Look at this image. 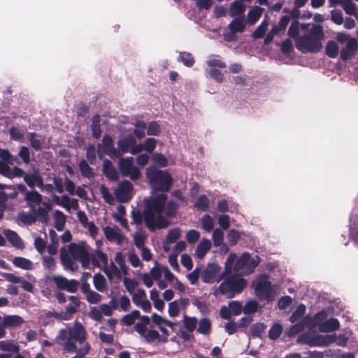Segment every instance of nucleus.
<instances>
[{
	"instance_id": "62",
	"label": "nucleus",
	"mask_w": 358,
	"mask_h": 358,
	"mask_svg": "<svg viewBox=\"0 0 358 358\" xmlns=\"http://www.w3.org/2000/svg\"><path fill=\"white\" fill-rule=\"evenodd\" d=\"M152 160L161 167L167 166V159L161 153H155L152 155Z\"/></svg>"
},
{
	"instance_id": "41",
	"label": "nucleus",
	"mask_w": 358,
	"mask_h": 358,
	"mask_svg": "<svg viewBox=\"0 0 358 358\" xmlns=\"http://www.w3.org/2000/svg\"><path fill=\"white\" fill-rule=\"evenodd\" d=\"M201 225L203 230L210 232L214 227V220L210 215L206 214L201 219Z\"/></svg>"
},
{
	"instance_id": "29",
	"label": "nucleus",
	"mask_w": 358,
	"mask_h": 358,
	"mask_svg": "<svg viewBox=\"0 0 358 358\" xmlns=\"http://www.w3.org/2000/svg\"><path fill=\"white\" fill-rule=\"evenodd\" d=\"M264 9L259 6H254L250 8L247 15V23L253 25L259 19Z\"/></svg>"
},
{
	"instance_id": "45",
	"label": "nucleus",
	"mask_w": 358,
	"mask_h": 358,
	"mask_svg": "<svg viewBox=\"0 0 358 358\" xmlns=\"http://www.w3.org/2000/svg\"><path fill=\"white\" fill-rule=\"evenodd\" d=\"M339 48L336 42L329 41L326 46V53L331 57L334 58L338 55Z\"/></svg>"
},
{
	"instance_id": "58",
	"label": "nucleus",
	"mask_w": 358,
	"mask_h": 358,
	"mask_svg": "<svg viewBox=\"0 0 358 358\" xmlns=\"http://www.w3.org/2000/svg\"><path fill=\"white\" fill-rule=\"evenodd\" d=\"M266 329V325L262 322L254 324L250 329V334L254 336H260Z\"/></svg>"
},
{
	"instance_id": "34",
	"label": "nucleus",
	"mask_w": 358,
	"mask_h": 358,
	"mask_svg": "<svg viewBox=\"0 0 358 358\" xmlns=\"http://www.w3.org/2000/svg\"><path fill=\"white\" fill-rule=\"evenodd\" d=\"M103 170L106 176L111 180L117 178V173L111 162L106 159L103 163Z\"/></svg>"
},
{
	"instance_id": "49",
	"label": "nucleus",
	"mask_w": 358,
	"mask_h": 358,
	"mask_svg": "<svg viewBox=\"0 0 358 358\" xmlns=\"http://www.w3.org/2000/svg\"><path fill=\"white\" fill-rule=\"evenodd\" d=\"M114 259L119 267L121 268L123 275H127L128 274V267L125 264L122 253L120 252H117Z\"/></svg>"
},
{
	"instance_id": "52",
	"label": "nucleus",
	"mask_w": 358,
	"mask_h": 358,
	"mask_svg": "<svg viewBox=\"0 0 358 358\" xmlns=\"http://www.w3.org/2000/svg\"><path fill=\"white\" fill-rule=\"evenodd\" d=\"M268 21L264 20L262 22V23L257 27V29L254 31V32L252 34V36L255 38H262L266 30L268 27Z\"/></svg>"
},
{
	"instance_id": "22",
	"label": "nucleus",
	"mask_w": 358,
	"mask_h": 358,
	"mask_svg": "<svg viewBox=\"0 0 358 358\" xmlns=\"http://www.w3.org/2000/svg\"><path fill=\"white\" fill-rule=\"evenodd\" d=\"M357 50V43L356 40H350L348 44L341 48V57L343 60L345 61L351 58Z\"/></svg>"
},
{
	"instance_id": "43",
	"label": "nucleus",
	"mask_w": 358,
	"mask_h": 358,
	"mask_svg": "<svg viewBox=\"0 0 358 358\" xmlns=\"http://www.w3.org/2000/svg\"><path fill=\"white\" fill-rule=\"evenodd\" d=\"M211 329V322L208 318H202L199 322L197 331L202 334H209Z\"/></svg>"
},
{
	"instance_id": "9",
	"label": "nucleus",
	"mask_w": 358,
	"mask_h": 358,
	"mask_svg": "<svg viewBox=\"0 0 358 358\" xmlns=\"http://www.w3.org/2000/svg\"><path fill=\"white\" fill-rule=\"evenodd\" d=\"M327 314L324 310L317 313L314 317V325L317 327L321 332H331L339 328L340 324L337 319L326 320Z\"/></svg>"
},
{
	"instance_id": "7",
	"label": "nucleus",
	"mask_w": 358,
	"mask_h": 358,
	"mask_svg": "<svg viewBox=\"0 0 358 358\" xmlns=\"http://www.w3.org/2000/svg\"><path fill=\"white\" fill-rule=\"evenodd\" d=\"M257 296L260 299H271L278 294V287L272 285L266 275L259 276L253 282Z\"/></svg>"
},
{
	"instance_id": "8",
	"label": "nucleus",
	"mask_w": 358,
	"mask_h": 358,
	"mask_svg": "<svg viewBox=\"0 0 358 358\" xmlns=\"http://www.w3.org/2000/svg\"><path fill=\"white\" fill-rule=\"evenodd\" d=\"M118 167L120 173L124 177H129L131 180H136L141 176L140 168L134 164L132 157L120 159Z\"/></svg>"
},
{
	"instance_id": "16",
	"label": "nucleus",
	"mask_w": 358,
	"mask_h": 358,
	"mask_svg": "<svg viewBox=\"0 0 358 358\" xmlns=\"http://www.w3.org/2000/svg\"><path fill=\"white\" fill-rule=\"evenodd\" d=\"M52 198L57 205L63 207L67 211H70L71 209L77 210L78 208L79 205L77 199H71L66 195L62 196L53 195Z\"/></svg>"
},
{
	"instance_id": "47",
	"label": "nucleus",
	"mask_w": 358,
	"mask_h": 358,
	"mask_svg": "<svg viewBox=\"0 0 358 358\" xmlns=\"http://www.w3.org/2000/svg\"><path fill=\"white\" fill-rule=\"evenodd\" d=\"M146 124L144 122L138 121L134 125V133L138 138H142L145 136Z\"/></svg>"
},
{
	"instance_id": "36",
	"label": "nucleus",
	"mask_w": 358,
	"mask_h": 358,
	"mask_svg": "<svg viewBox=\"0 0 358 358\" xmlns=\"http://www.w3.org/2000/svg\"><path fill=\"white\" fill-rule=\"evenodd\" d=\"M52 206L50 201L41 202L38 208H34L35 213L38 217H45L48 213L52 210Z\"/></svg>"
},
{
	"instance_id": "10",
	"label": "nucleus",
	"mask_w": 358,
	"mask_h": 358,
	"mask_svg": "<svg viewBox=\"0 0 358 358\" xmlns=\"http://www.w3.org/2000/svg\"><path fill=\"white\" fill-rule=\"evenodd\" d=\"M220 267L215 263L208 264L201 272V278L205 283H214L220 281L225 274L224 271L220 273Z\"/></svg>"
},
{
	"instance_id": "11",
	"label": "nucleus",
	"mask_w": 358,
	"mask_h": 358,
	"mask_svg": "<svg viewBox=\"0 0 358 358\" xmlns=\"http://www.w3.org/2000/svg\"><path fill=\"white\" fill-rule=\"evenodd\" d=\"M97 153L100 159L105 155H108L111 158L119 157V151L114 148L113 141L108 135H105L101 143L98 145Z\"/></svg>"
},
{
	"instance_id": "46",
	"label": "nucleus",
	"mask_w": 358,
	"mask_h": 358,
	"mask_svg": "<svg viewBox=\"0 0 358 358\" xmlns=\"http://www.w3.org/2000/svg\"><path fill=\"white\" fill-rule=\"evenodd\" d=\"M123 284L127 292L131 294L135 292L137 289L138 282L134 278H124L123 279Z\"/></svg>"
},
{
	"instance_id": "35",
	"label": "nucleus",
	"mask_w": 358,
	"mask_h": 358,
	"mask_svg": "<svg viewBox=\"0 0 358 358\" xmlns=\"http://www.w3.org/2000/svg\"><path fill=\"white\" fill-rule=\"evenodd\" d=\"M4 234L9 242L17 248H22L23 243L18 235L13 231L6 230Z\"/></svg>"
},
{
	"instance_id": "15",
	"label": "nucleus",
	"mask_w": 358,
	"mask_h": 358,
	"mask_svg": "<svg viewBox=\"0 0 358 358\" xmlns=\"http://www.w3.org/2000/svg\"><path fill=\"white\" fill-rule=\"evenodd\" d=\"M104 235L108 241L115 242L118 245L122 244L125 240V236L121 233L120 230L116 227L107 226L103 229Z\"/></svg>"
},
{
	"instance_id": "20",
	"label": "nucleus",
	"mask_w": 358,
	"mask_h": 358,
	"mask_svg": "<svg viewBox=\"0 0 358 358\" xmlns=\"http://www.w3.org/2000/svg\"><path fill=\"white\" fill-rule=\"evenodd\" d=\"M136 143L135 138L132 135H128L121 138L117 143V151H119V156L127 152H130V149Z\"/></svg>"
},
{
	"instance_id": "21",
	"label": "nucleus",
	"mask_w": 358,
	"mask_h": 358,
	"mask_svg": "<svg viewBox=\"0 0 358 358\" xmlns=\"http://www.w3.org/2000/svg\"><path fill=\"white\" fill-rule=\"evenodd\" d=\"M245 6L242 0H236L234 1L229 8V15L233 18L245 17Z\"/></svg>"
},
{
	"instance_id": "63",
	"label": "nucleus",
	"mask_w": 358,
	"mask_h": 358,
	"mask_svg": "<svg viewBox=\"0 0 358 358\" xmlns=\"http://www.w3.org/2000/svg\"><path fill=\"white\" fill-rule=\"evenodd\" d=\"M207 64L209 66L211 67V69H224L226 67L225 63L222 61L220 58L213 57L209 58V59L207 62Z\"/></svg>"
},
{
	"instance_id": "54",
	"label": "nucleus",
	"mask_w": 358,
	"mask_h": 358,
	"mask_svg": "<svg viewBox=\"0 0 358 358\" xmlns=\"http://www.w3.org/2000/svg\"><path fill=\"white\" fill-rule=\"evenodd\" d=\"M181 236V231L178 228H173L169 231L166 236V243H173Z\"/></svg>"
},
{
	"instance_id": "64",
	"label": "nucleus",
	"mask_w": 358,
	"mask_h": 358,
	"mask_svg": "<svg viewBox=\"0 0 358 358\" xmlns=\"http://www.w3.org/2000/svg\"><path fill=\"white\" fill-rule=\"evenodd\" d=\"M224 234L222 229H215L213 233V241L215 246H219L223 241Z\"/></svg>"
},
{
	"instance_id": "26",
	"label": "nucleus",
	"mask_w": 358,
	"mask_h": 358,
	"mask_svg": "<svg viewBox=\"0 0 358 358\" xmlns=\"http://www.w3.org/2000/svg\"><path fill=\"white\" fill-rule=\"evenodd\" d=\"M246 24L247 22L245 17H236L234 18L228 24V29L229 31H232L235 33H241L245 31Z\"/></svg>"
},
{
	"instance_id": "1",
	"label": "nucleus",
	"mask_w": 358,
	"mask_h": 358,
	"mask_svg": "<svg viewBox=\"0 0 358 358\" xmlns=\"http://www.w3.org/2000/svg\"><path fill=\"white\" fill-rule=\"evenodd\" d=\"M145 176L152 188V196L146 200L143 219L147 227L152 231L166 228L169 217L174 215L176 205L169 201L165 209L167 196L173 183L171 175L166 171L150 166L145 169Z\"/></svg>"
},
{
	"instance_id": "38",
	"label": "nucleus",
	"mask_w": 358,
	"mask_h": 358,
	"mask_svg": "<svg viewBox=\"0 0 358 358\" xmlns=\"http://www.w3.org/2000/svg\"><path fill=\"white\" fill-rule=\"evenodd\" d=\"M31 213L20 212L18 213V219L25 224H31L36 220L37 215L34 210H31Z\"/></svg>"
},
{
	"instance_id": "56",
	"label": "nucleus",
	"mask_w": 358,
	"mask_h": 358,
	"mask_svg": "<svg viewBox=\"0 0 358 358\" xmlns=\"http://www.w3.org/2000/svg\"><path fill=\"white\" fill-rule=\"evenodd\" d=\"M282 327L278 323L274 324L268 331V337L275 340L278 338L282 334Z\"/></svg>"
},
{
	"instance_id": "18",
	"label": "nucleus",
	"mask_w": 358,
	"mask_h": 358,
	"mask_svg": "<svg viewBox=\"0 0 358 358\" xmlns=\"http://www.w3.org/2000/svg\"><path fill=\"white\" fill-rule=\"evenodd\" d=\"M138 334L148 342H165V336H160L158 331L151 328V327L146 329H140Z\"/></svg>"
},
{
	"instance_id": "19",
	"label": "nucleus",
	"mask_w": 358,
	"mask_h": 358,
	"mask_svg": "<svg viewBox=\"0 0 358 358\" xmlns=\"http://www.w3.org/2000/svg\"><path fill=\"white\" fill-rule=\"evenodd\" d=\"M8 163L0 161V174L8 178L15 177H20L23 176L24 171L22 169L14 166L11 168L8 166Z\"/></svg>"
},
{
	"instance_id": "51",
	"label": "nucleus",
	"mask_w": 358,
	"mask_h": 358,
	"mask_svg": "<svg viewBox=\"0 0 358 358\" xmlns=\"http://www.w3.org/2000/svg\"><path fill=\"white\" fill-rule=\"evenodd\" d=\"M194 206L201 210H206L209 206V199L205 195H201L194 203Z\"/></svg>"
},
{
	"instance_id": "12",
	"label": "nucleus",
	"mask_w": 358,
	"mask_h": 358,
	"mask_svg": "<svg viewBox=\"0 0 358 358\" xmlns=\"http://www.w3.org/2000/svg\"><path fill=\"white\" fill-rule=\"evenodd\" d=\"M115 195L120 202H127L133 195V185L129 180L120 182L115 190Z\"/></svg>"
},
{
	"instance_id": "27",
	"label": "nucleus",
	"mask_w": 358,
	"mask_h": 358,
	"mask_svg": "<svg viewBox=\"0 0 358 358\" xmlns=\"http://www.w3.org/2000/svg\"><path fill=\"white\" fill-rule=\"evenodd\" d=\"M25 200L31 210H34L35 206L41 202V195L36 191H29L25 194Z\"/></svg>"
},
{
	"instance_id": "61",
	"label": "nucleus",
	"mask_w": 358,
	"mask_h": 358,
	"mask_svg": "<svg viewBox=\"0 0 358 358\" xmlns=\"http://www.w3.org/2000/svg\"><path fill=\"white\" fill-rule=\"evenodd\" d=\"M289 20L290 18L289 16H283L280 20L278 24L273 25L272 28H277L276 29L278 30V34H279L285 30V28L289 22Z\"/></svg>"
},
{
	"instance_id": "42",
	"label": "nucleus",
	"mask_w": 358,
	"mask_h": 358,
	"mask_svg": "<svg viewBox=\"0 0 358 358\" xmlns=\"http://www.w3.org/2000/svg\"><path fill=\"white\" fill-rule=\"evenodd\" d=\"M116 307L115 299H112L109 303H103L99 306L102 315L110 316L113 309Z\"/></svg>"
},
{
	"instance_id": "53",
	"label": "nucleus",
	"mask_w": 358,
	"mask_h": 358,
	"mask_svg": "<svg viewBox=\"0 0 358 358\" xmlns=\"http://www.w3.org/2000/svg\"><path fill=\"white\" fill-rule=\"evenodd\" d=\"M151 320L157 326L162 325L163 324H168L169 327H173L174 325L173 322L167 320L166 318H164V317L160 316L159 315H158L157 313H153L151 315Z\"/></svg>"
},
{
	"instance_id": "33",
	"label": "nucleus",
	"mask_w": 358,
	"mask_h": 358,
	"mask_svg": "<svg viewBox=\"0 0 358 358\" xmlns=\"http://www.w3.org/2000/svg\"><path fill=\"white\" fill-rule=\"evenodd\" d=\"M24 180L30 187H42V178L36 173L24 175Z\"/></svg>"
},
{
	"instance_id": "37",
	"label": "nucleus",
	"mask_w": 358,
	"mask_h": 358,
	"mask_svg": "<svg viewBox=\"0 0 358 358\" xmlns=\"http://www.w3.org/2000/svg\"><path fill=\"white\" fill-rule=\"evenodd\" d=\"M342 8L345 13L349 15H358V9L352 0H343Z\"/></svg>"
},
{
	"instance_id": "5",
	"label": "nucleus",
	"mask_w": 358,
	"mask_h": 358,
	"mask_svg": "<svg viewBox=\"0 0 358 358\" xmlns=\"http://www.w3.org/2000/svg\"><path fill=\"white\" fill-rule=\"evenodd\" d=\"M259 263V258L257 255L251 256L248 252H243L236 259V255L230 253L224 264V273L225 274H231V273L240 275L250 274L254 271Z\"/></svg>"
},
{
	"instance_id": "31",
	"label": "nucleus",
	"mask_w": 358,
	"mask_h": 358,
	"mask_svg": "<svg viewBox=\"0 0 358 358\" xmlns=\"http://www.w3.org/2000/svg\"><path fill=\"white\" fill-rule=\"evenodd\" d=\"M0 350L12 355L13 353L20 352V346L12 341H0Z\"/></svg>"
},
{
	"instance_id": "2",
	"label": "nucleus",
	"mask_w": 358,
	"mask_h": 358,
	"mask_svg": "<svg viewBox=\"0 0 358 358\" xmlns=\"http://www.w3.org/2000/svg\"><path fill=\"white\" fill-rule=\"evenodd\" d=\"M288 35L294 39L296 48L303 53L317 52L322 48L324 33L322 25L294 21L289 28Z\"/></svg>"
},
{
	"instance_id": "32",
	"label": "nucleus",
	"mask_w": 358,
	"mask_h": 358,
	"mask_svg": "<svg viewBox=\"0 0 358 358\" xmlns=\"http://www.w3.org/2000/svg\"><path fill=\"white\" fill-rule=\"evenodd\" d=\"M53 221L55 229L62 231L66 224V216L62 211L56 210L53 213Z\"/></svg>"
},
{
	"instance_id": "3",
	"label": "nucleus",
	"mask_w": 358,
	"mask_h": 358,
	"mask_svg": "<svg viewBox=\"0 0 358 358\" xmlns=\"http://www.w3.org/2000/svg\"><path fill=\"white\" fill-rule=\"evenodd\" d=\"M60 259L66 269H73L74 260H79L83 267L89 268L90 265L89 248L83 241L71 243L61 248Z\"/></svg>"
},
{
	"instance_id": "6",
	"label": "nucleus",
	"mask_w": 358,
	"mask_h": 358,
	"mask_svg": "<svg viewBox=\"0 0 358 358\" xmlns=\"http://www.w3.org/2000/svg\"><path fill=\"white\" fill-rule=\"evenodd\" d=\"M247 281L240 275L227 278L219 286L217 290L227 298H232L240 294L246 287Z\"/></svg>"
},
{
	"instance_id": "55",
	"label": "nucleus",
	"mask_w": 358,
	"mask_h": 358,
	"mask_svg": "<svg viewBox=\"0 0 358 358\" xmlns=\"http://www.w3.org/2000/svg\"><path fill=\"white\" fill-rule=\"evenodd\" d=\"M139 315L140 313L138 310H132L129 314H127L122 317V322L126 325H131L139 317Z\"/></svg>"
},
{
	"instance_id": "48",
	"label": "nucleus",
	"mask_w": 358,
	"mask_h": 358,
	"mask_svg": "<svg viewBox=\"0 0 358 358\" xmlns=\"http://www.w3.org/2000/svg\"><path fill=\"white\" fill-rule=\"evenodd\" d=\"M131 298L133 303L136 306L140 302L143 301L146 298V292L142 288H138L135 292L131 294Z\"/></svg>"
},
{
	"instance_id": "57",
	"label": "nucleus",
	"mask_w": 358,
	"mask_h": 358,
	"mask_svg": "<svg viewBox=\"0 0 358 358\" xmlns=\"http://www.w3.org/2000/svg\"><path fill=\"white\" fill-rule=\"evenodd\" d=\"M79 169L84 177L90 178L93 176V172L91 168L85 160L80 161L79 163Z\"/></svg>"
},
{
	"instance_id": "59",
	"label": "nucleus",
	"mask_w": 358,
	"mask_h": 358,
	"mask_svg": "<svg viewBox=\"0 0 358 358\" xmlns=\"http://www.w3.org/2000/svg\"><path fill=\"white\" fill-rule=\"evenodd\" d=\"M146 238V234L144 231H139L134 235V241L138 248H143L144 241Z\"/></svg>"
},
{
	"instance_id": "44",
	"label": "nucleus",
	"mask_w": 358,
	"mask_h": 358,
	"mask_svg": "<svg viewBox=\"0 0 358 358\" xmlns=\"http://www.w3.org/2000/svg\"><path fill=\"white\" fill-rule=\"evenodd\" d=\"M164 267V266L155 262V266H153L148 273L155 281L159 280L162 275Z\"/></svg>"
},
{
	"instance_id": "4",
	"label": "nucleus",
	"mask_w": 358,
	"mask_h": 358,
	"mask_svg": "<svg viewBox=\"0 0 358 358\" xmlns=\"http://www.w3.org/2000/svg\"><path fill=\"white\" fill-rule=\"evenodd\" d=\"M85 339V327L78 322H75L72 326L60 329L55 342L62 345L64 350L72 352L76 350L77 343L81 344Z\"/></svg>"
},
{
	"instance_id": "28",
	"label": "nucleus",
	"mask_w": 358,
	"mask_h": 358,
	"mask_svg": "<svg viewBox=\"0 0 358 358\" xmlns=\"http://www.w3.org/2000/svg\"><path fill=\"white\" fill-rule=\"evenodd\" d=\"M104 273L110 280L113 278L120 279L123 275L121 268L119 266L115 265L114 263H110V265L104 267Z\"/></svg>"
},
{
	"instance_id": "14",
	"label": "nucleus",
	"mask_w": 358,
	"mask_h": 358,
	"mask_svg": "<svg viewBox=\"0 0 358 358\" xmlns=\"http://www.w3.org/2000/svg\"><path fill=\"white\" fill-rule=\"evenodd\" d=\"M331 335L306 334L303 336L304 342L310 346H326L332 343Z\"/></svg>"
},
{
	"instance_id": "60",
	"label": "nucleus",
	"mask_w": 358,
	"mask_h": 358,
	"mask_svg": "<svg viewBox=\"0 0 358 358\" xmlns=\"http://www.w3.org/2000/svg\"><path fill=\"white\" fill-rule=\"evenodd\" d=\"M306 306L303 304L299 305L295 311L292 313L290 317V321L292 322H295L299 320L305 313Z\"/></svg>"
},
{
	"instance_id": "25",
	"label": "nucleus",
	"mask_w": 358,
	"mask_h": 358,
	"mask_svg": "<svg viewBox=\"0 0 358 358\" xmlns=\"http://www.w3.org/2000/svg\"><path fill=\"white\" fill-rule=\"evenodd\" d=\"M211 248V242L209 239L203 238L199 243L196 250L195 255L198 259H203Z\"/></svg>"
},
{
	"instance_id": "40",
	"label": "nucleus",
	"mask_w": 358,
	"mask_h": 358,
	"mask_svg": "<svg viewBox=\"0 0 358 358\" xmlns=\"http://www.w3.org/2000/svg\"><path fill=\"white\" fill-rule=\"evenodd\" d=\"M13 264L24 270H31L33 268V264L31 261L23 257H15L13 259Z\"/></svg>"
},
{
	"instance_id": "13",
	"label": "nucleus",
	"mask_w": 358,
	"mask_h": 358,
	"mask_svg": "<svg viewBox=\"0 0 358 358\" xmlns=\"http://www.w3.org/2000/svg\"><path fill=\"white\" fill-rule=\"evenodd\" d=\"M52 280L59 289H64L70 293H74L78 289V282L76 280H68L61 275H54Z\"/></svg>"
},
{
	"instance_id": "24",
	"label": "nucleus",
	"mask_w": 358,
	"mask_h": 358,
	"mask_svg": "<svg viewBox=\"0 0 358 358\" xmlns=\"http://www.w3.org/2000/svg\"><path fill=\"white\" fill-rule=\"evenodd\" d=\"M90 257V262L94 266L98 267H105L108 263L107 256L101 252L99 249H97Z\"/></svg>"
},
{
	"instance_id": "23",
	"label": "nucleus",
	"mask_w": 358,
	"mask_h": 358,
	"mask_svg": "<svg viewBox=\"0 0 358 358\" xmlns=\"http://www.w3.org/2000/svg\"><path fill=\"white\" fill-rule=\"evenodd\" d=\"M69 299L71 301V303L66 306L65 309L66 310L64 311V316L62 317L67 320L71 319L73 314L76 313L80 307V301L77 296H71Z\"/></svg>"
},
{
	"instance_id": "30",
	"label": "nucleus",
	"mask_w": 358,
	"mask_h": 358,
	"mask_svg": "<svg viewBox=\"0 0 358 358\" xmlns=\"http://www.w3.org/2000/svg\"><path fill=\"white\" fill-rule=\"evenodd\" d=\"M24 322V320L19 315H6L3 320L1 319V324L5 327H17Z\"/></svg>"
},
{
	"instance_id": "17",
	"label": "nucleus",
	"mask_w": 358,
	"mask_h": 358,
	"mask_svg": "<svg viewBox=\"0 0 358 358\" xmlns=\"http://www.w3.org/2000/svg\"><path fill=\"white\" fill-rule=\"evenodd\" d=\"M189 305V300L186 298L180 297L169 303L168 313L171 317H177L181 308H186Z\"/></svg>"
},
{
	"instance_id": "50",
	"label": "nucleus",
	"mask_w": 358,
	"mask_h": 358,
	"mask_svg": "<svg viewBox=\"0 0 358 358\" xmlns=\"http://www.w3.org/2000/svg\"><path fill=\"white\" fill-rule=\"evenodd\" d=\"M197 320L195 317H188L187 315H184L183 317V324L185 328L188 331H193L196 326Z\"/></svg>"
},
{
	"instance_id": "39",
	"label": "nucleus",
	"mask_w": 358,
	"mask_h": 358,
	"mask_svg": "<svg viewBox=\"0 0 358 358\" xmlns=\"http://www.w3.org/2000/svg\"><path fill=\"white\" fill-rule=\"evenodd\" d=\"M93 283L95 288L99 292H103L107 289L106 281L104 277L99 273L94 275Z\"/></svg>"
}]
</instances>
